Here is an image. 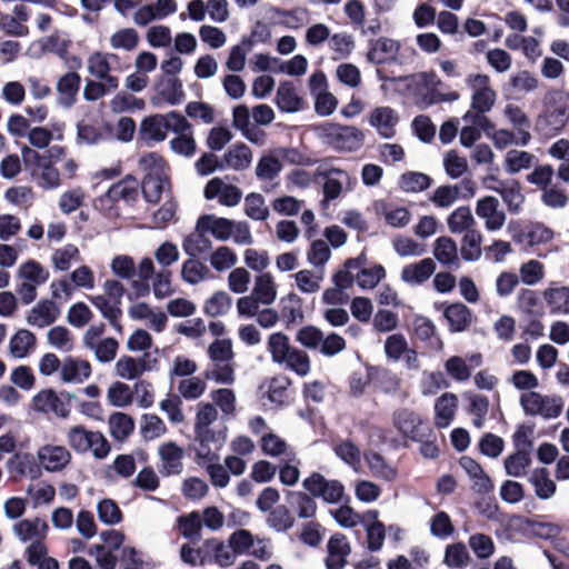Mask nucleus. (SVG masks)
<instances>
[{
  "instance_id": "f257e3e1",
  "label": "nucleus",
  "mask_w": 569,
  "mask_h": 569,
  "mask_svg": "<svg viewBox=\"0 0 569 569\" xmlns=\"http://www.w3.org/2000/svg\"><path fill=\"white\" fill-rule=\"evenodd\" d=\"M197 457L203 461H214L217 452L227 440L228 428L223 417L210 402H199L193 423Z\"/></svg>"
},
{
  "instance_id": "f03ea898",
  "label": "nucleus",
  "mask_w": 569,
  "mask_h": 569,
  "mask_svg": "<svg viewBox=\"0 0 569 569\" xmlns=\"http://www.w3.org/2000/svg\"><path fill=\"white\" fill-rule=\"evenodd\" d=\"M139 168L144 172L142 193L148 202H158L161 196L170 190L168 167L156 152L143 154L139 159Z\"/></svg>"
},
{
  "instance_id": "7ed1b4c3",
  "label": "nucleus",
  "mask_w": 569,
  "mask_h": 569,
  "mask_svg": "<svg viewBox=\"0 0 569 569\" xmlns=\"http://www.w3.org/2000/svg\"><path fill=\"white\" fill-rule=\"evenodd\" d=\"M569 120V93L561 90L549 91L543 99V110L536 127L547 136L558 133Z\"/></svg>"
},
{
  "instance_id": "20e7f679",
  "label": "nucleus",
  "mask_w": 569,
  "mask_h": 569,
  "mask_svg": "<svg viewBox=\"0 0 569 569\" xmlns=\"http://www.w3.org/2000/svg\"><path fill=\"white\" fill-rule=\"evenodd\" d=\"M313 134L323 143L335 150L353 151L363 143V133L352 126L325 121L311 127Z\"/></svg>"
},
{
  "instance_id": "39448f33",
  "label": "nucleus",
  "mask_w": 569,
  "mask_h": 569,
  "mask_svg": "<svg viewBox=\"0 0 569 569\" xmlns=\"http://www.w3.org/2000/svg\"><path fill=\"white\" fill-rule=\"evenodd\" d=\"M315 178L322 180V208H328L331 202L350 192L357 183V179L347 170L328 162L317 168Z\"/></svg>"
},
{
  "instance_id": "423d86ee",
  "label": "nucleus",
  "mask_w": 569,
  "mask_h": 569,
  "mask_svg": "<svg viewBox=\"0 0 569 569\" xmlns=\"http://www.w3.org/2000/svg\"><path fill=\"white\" fill-rule=\"evenodd\" d=\"M69 446L79 453L91 451L96 459H104L110 450V443L100 431L86 429L83 426H73L67 432Z\"/></svg>"
},
{
  "instance_id": "0eeeda50",
  "label": "nucleus",
  "mask_w": 569,
  "mask_h": 569,
  "mask_svg": "<svg viewBox=\"0 0 569 569\" xmlns=\"http://www.w3.org/2000/svg\"><path fill=\"white\" fill-rule=\"evenodd\" d=\"M103 323L91 325L82 336V345L100 363L112 362L118 353L119 341L112 337H104Z\"/></svg>"
},
{
  "instance_id": "6e6552de",
  "label": "nucleus",
  "mask_w": 569,
  "mask_h": 569,
  "mask_svg": "<svg viewBox=\"0 0 569 569\" xmlns=\"http://www.w3.org/2000/svg\"><path fill=\"white\" fill-rule=\"evenodd\" d=\"M527 416L541 417L545 420L558 418L563 409L562 398L555 395H542L537 391L523 392L519 399Z\"/></svg>"
},
{
  "instance_id": "1a4fd4ad",
  "label": "nucleus",
  "mask_w": 569,
  "mask_h": 569,
  "mask_svg": "<svg viewBox=\"0 0 569 569\" xmlns=\"http://www.w3.org/2000/svg\"><path fill=\"white\" fill-rule=\"evenodd\" d=\"M465 83L471 91V109L479 114L489 112L498 97V93L492 88L490 77L483 73H469L465 79Z\"/></svg>"
},
{
  "instance_id": "9d476101",
  "label": "nucleus",
  "mask_w": 569,
  "mask_h": 569,
  "mask_svg": "<svg viewBox=\"0 0 569 569\" xmlns=\"http://www.w3.org/2000/svg\"><path fill=\"white\" fill-rule=\"evenodd\" d=\"M87 70L97 80L107 81L111 88L119 87V77L114 72L123 70L121 59L112 52L94 51L87 59Z\"/></svg>"
},
{
  "instance_id": "9b49d317",
  "label": "nucleus",
  "mask_w": 569,
  "mask_h": 569,
  "mask_svg": "<svg viewBox=\"0 0 569 569\" xmlns=\"http://www.w3.org/2000/svg\"><path fill=\"white\" fill-rule=\"evenodd\" d=\"M303 489L315 498H321L327 503H339L345 496V486L336 479H327L319 472H313L302 481Z\"/></svg>"
},
{
  "instance_id": "f8f14e48",
  "label": "nucleus",
  "mask_w": 569,
  "mask_h": 569,
  "mask_svg": "<svg viewBox=\"0 0 569 569\" xmlns=\"http://www.w3.org/2000/svg\"><path fill=\"white\" fill-rule=\"evenodd\" d=\"M37 458L41 471L56 473L63 471L70 465L72 456L62 445L47 443L38 448Z\"/></svg>"
},
{
  "instance_id": "ddd939ff",
  "label": "nucleus",
  "mask_w": 569,
  "mask_h": 569,
  "mask_svg": "<svg viewBox=\"0 0 569 569\" xmlns=\"http://www.w3.org/2000/svg\"><path fill=\"white\" fill-rule=\"evenodd\" d=\"M367 121L380 137L391 139L396 136L400 116L389 106H377L368 113Z\"/></svg>"
},
{
  "instance_id": "4468645a",
  "label": "nucleus",
  "mask_w": 569,
  "mask_h": 569,
  "mask_svg": "<svg viewBox=\"0 0 569 569\" xmlns=\"http://www.w3.org/2000/svg\"><path fill=\"white\" fill-rule=\"evenodd\" d=\"M476 214L483 220L488 231L500 230L507 220V216L500 208L498 198L493 196H486L477 200Z\"/></svg>"
},
{
  "instance_id": "2eb2a0df",
  "label": "nucleus",
  "mask_w": 569,
  "mask_h": 569,
  "mask_svg": "<svg viewBox=\"0 0 569 569\" xmlns=\"http://www.w3.org/2000/svg\"><path fill=\"white\" fill-rule=\"evenodd\" d=\"M252 111L246 104H238L232 109V127L240 131L241 136L257 146H263L266 133L251 123Z\"/></svg>"
},
{
  "instance_id": "dca6fc26",
  "label": "nucleus",
  "mask_w": 569,
  "mask_h": 569,
  "mask_svg": "<svg viewBox=\"0 0 569 569\" xmlns=\"http://www.w3.org/2000/svg\"><path fill=\"white\" fill-rule=\"evenodd\" d=\"M206 199H218L221 206L236 207L242 199V191L234 184L227 183L221 178H213L204 187Z\"/></svg>"
},
{
  "instance_id": "f3484780",
  "label": "nucleus",
  "mask_w": 569,
  "mask_h": 569,
  "mask_svg": "<svg viewBox=\"0 0 569 569\" xmlns=\"http://www.w3.org/2000/svg\"><path fill=\"white\" fill-rule=\"evenodd\" d=\"M401 43L398 40L380 37L369 42L367 59L375 64L392 63L398 60Z\"/></svg>"
},
{
  "instance_id": "a211bd4d",
  "label": "nucleus",
  "mask_w": 569,
  "mask_h": 569,
  "mask_svg": "<svg viewBox=\"0 0 569 569\" xmlns=\"http://www.w3.org/2000/svg\"><path fill=\"white\" fill-rule=\"evenodd\" d=\"M7 469L12 477H27L38 479L41 469L37 456L30 452H17L7 460Z\"/></svg>"
},
{
  "instance_id": "6ab92c4d",
  "label": "nucleus",
  "mask_w": 569,
  "mask_h": 569,
  "mask_svg": "<svg viewBox=\"0 0 569 569\" xmlns=\"http://www.w3.org/2000/svg\"><path fill=\"white\" fill-rule=\"evenodd\" d=\"M32 409L46 415L54 413L60 418H68L70 415L68 405L51 389L41 390L32 398Z\"/></svg>"
},
{
  "instance_id": "aec40b11",
  "label": "nucleus",
  "mask_w": 569,
  "mask_h": 569,
  "mask_svg": "<svg viewBox=\"0 0 569 569\" xmlns=\"http://www.w3.org/2000/svg\"><path fill=\"white\" fill-rule=\"evenodd\" d=\"M436 268V262L431 258H425L402 267L400 279L411 287L421 286L430 279Z\"/></svg>"
},
{
  "instance_id": "412c9836",
  "label": "nucleus",
  "mask_w": 569,
  "mask_h": 569,
  "mask_svg": "<svg viewBox=\"0 0 569 569\" xmlns=\"http://www.w3.org/2000/svg\"><path fill=\"white\" fill-rule=\"evenodd\" d=\"M327 569H343L347 557L351 552V546L342 533L333 535L328 541Z\"/></svg>"
},
{
  "instance_id": "4be33fe9",
  "label": "nucleus",
  "mask_w": 569,
  "mask_h": 569,
  "mask_svg": "<svg viewBox=\"0 0 569 569\" xmlns=\"http://www.w3.org/2000/svg\"><path fill=\"white\" fill-rule=\"evenodd\" d=\"M60 310L52 300H41L27 315V323L37 328L52 325L59 317Z\"/></svg>"
},
{
  "instance_id": "5701e85b",
  "label": "nucleus",
  "mask_w": 569,
  "mask_h": 569,
  "mask_svg": "<svg viewBox=\"0 0 569 569\" xmlns=\"http://www.w3.org/2000/svg\"><path fill=\"white\" fill-rule=\"evenodd\" d=\"M91 375V366L87 360L67 357L62 360L60 379L66 383H82Z\"/></svg>"
},
{
  "instance_id": "b1692460",
  "label": "nucleus",
  "mask_w": 569,
  "mask_h": 569,
  "mask_svg": "<svg viewBox=\"0 0 569 569\" xmlns=\"http://www.w3.org/2000/svg\"><path fill=\"white\" fill-rule=\"evenodd\" d=\"M458 409V397L452 392L442 393L435 402V425L443 429L451 425Z\"/></svg>"
},
{
  "instance_id": "393cba45",
  "label": "nucleus",
  "mask_w": 569,
  "mask_h": 569,
  "mask_svg": "<svg viewBox=\"0 0 569 569\" xmlns=\"http://www.w3.org/2000/svg\"><path fill=\"white\" fill-rule=\"evenodd\" d=\"M48 531V523L40 518L23 519L13 526L14 535L23 542L43 540Z\"/></svg>"
},
{
  "instance_id": "a878e982",
  "label": "nucleus",
  "mask_w": 569,
  "mask_h": 569,
  "mask_svg": "<svg viewBox=\"0 0 569 569\" xmlns=\"http://www.w3.org/2000/svg\"><path fill=\"white\" fill-rule=\"evenodd\" d=\"M158 453L161 459L162 472L167 476L178 475L182 471L183 449L174 441L162 443Z\"/></svg>"
},
{
  "instance_id": "bb28decb",
  "label": "nucleus",
  "mask_w": 569,
  "mask_h": 569,
  "mask_svg": "<svg viewBox=\"0 0 569 569\" xmlns=\"http://www.w3.org/2000/svg\"><path fill=\"white\" fill-rule=\"evenodd\" d=\"M542 298L551 315H569V287L550 286L543 290Z\"/></svg>"
},
{
  "instance_id": "cd10ccee",
  "label": "nucleus",
  "mask_w": 569,
  "mask_h": 569,
  "mask_svg": "<svg viewBox=\"0 0 569 569\" xmlns=\"http://www.w3.org/2000/svg\"><path fill=\"white\" fill-rule=\"evenodd\" d=\"M392 420L393 426L405 437L412 440L420 438L419 426L421 425V419L415 411L407 408L398 409L393 412Z\"/></svg>"
},
{
  "instance_id": "c85d7f7f",
  "label": "nucleus",
  "mask_w": 569,
  "mask_h": 569,
  "mask_svg": "<svg viewBox=\"0 0 569 569\" xmlns=\"http://www.w3.org/2000/svg\"><path fill=\"white\" fill-rule=\"evenodd\" d=\"M88 300L101 312L102 317L109 321L117 332H122L120 323L122 310L119 301H114L104 295L89 296Z\"/></svg>"
},
{
  "instance_id": "c756f323",
  "label": "nucleus",
  "mask_w": 569,
  "mask_h": 569,
  "mask_svg": "<svg viewBox=\"0 0 569 569\" xmlns=\"http://www.w3.org/2000/svg\"><path fill=\"white\" fill-rule=\"evenodd\" d=\"M538 163V158L526 150L510 149L503 156L502 166L508 174H517Z\"/></svg>"
},
{
  "instance_id": "7c9ffc66",
  "label": "nucleus",
  "mask_w": 569,
  "mask_h": 569,
  "mask_svg": "<svg viewBox=\"0 0 569 569\" xmlns=\"http://www.w3.org/2000/svg\"><path fill=\"white\" fill-rule=\"evenodd\" d=\"M150 367L146 357L134 358L130 356L120 357L114 365L116 375L124 380L139 379Z\"/></svg>"
},
{
  "instance_id": "2f4dec72",
  "label": "nucleus",
  "mask_w": 569,
  "mask_h": 569,
  "mask_svg": "<svg viewBox=\"0 0 569 569\" xmlns=\"http://www.w3.org/2000/svg\"><path fill=\"white\" fill-rule=\"evenodd\" d=\"M252 159V150L243 142L232 144L223 154L224 167L236 171L248 169Z\"/></svg>"
},
{
  "instance_id": "473e14b6",
  "label": "nucleus",
  "mask_w": 569,
  "mask_h": 569,
  "mask_svg": "<svg viewBox=\"0 0 569 569\" xmlns=\"http://www.w3.org/2000/svg\"><path fill=\"white\" fill-rule=\"evenodd\" d=\"M36 345V336L27 329H20L10 338L8 351L12 358L23 359L33 352Z\"/></svg>"
},
{
  "instance_id": "72a5a7b5",
  "label": "nucleus",
  "mask_w": 569,
  "mask_h": 569,
  "mask_svg": "<svg viewBox=\"0 0 569 569\" xmlns=\"http://www.w3.org/2000/svg\"><path fill=\"white\" fill-rule=\"evenodd\" d=\"M276 103L283 112H298L303 109V100L291 82H281L277 89Z\"/></svg>"
},
{
  "instance_id": "f704fd0d",
  "label": "nucleus",
  "mask_w": 569,
  "mask_h": 569,
  "mask_svg": "<svg viewBox=\"0 0 569 569\" xmlns=\"http://www.w3.org/2000/svg\"><path fill=\"white\" fill-rule=\"evenodd\" d=\"M50 262L56 271L66 272L73 264L81 262L80 250L72 243L63 244L52 251Z\"/></svg>"
},
{
  "instance_id": "c9c22d12",
  "label": "nucleus",
  "mask_w": 569,
  "mask_h": 569,
  "mask_svg": "<svg viewBox=\"0 0 569 569\" xmlns=\"http://www.w3.org/2000/svg\"><path fill=\"white\" fill-rule=\"evenodd\" d=\"M361 260V267L357 269L356 282L361 289H373L385 278L386 270L381 264H375L367 268V257L361 253L356 258Z\"/></svg>"
},
{
  "instance_id": "e433bc0d",
  "label": "nucleus",
  "mask_w": 569,
  "mask_h": 569,
  "mask_svg": "<svg viewBox=\"0 0 569 569\" xmlns=\"http://www.w3.org/2000/svg\"><path fill=\"white\" fill-rule=\"evenodd\" d=\"M207 230L199 228V219L196 222L194 231L184 237L182 249L189 257H199L212 248V242L207 236Z\"/></svg>"
},
{
  "instance_id": "4c0bfd02",
  "label": "nucleus",
  "mask_w": 569,
  "mask_h": 569,
  "mask_svg": "<svg viewBox=\"0 0 569 569\" xmlns=\"http://www.w3.org/2000/svg\"><path fill=\"white\" fill-rule=\"evenodd\" d=\"M461 468L469 475L473 481V489L479 493L489 492L493 485L488 475L485 473L481 466L470 457H462L459 460Z\"/></svg>"
},
{
  "instance_id": "58836bf2",
  "label": "nucleus",
  "mask_w": 569,
  "mask_h": 569,
  "mask_svg": "<svg viewBox=\"0 0 569 569\" xmlns=\"http://www.w3.org/2000/svg\"><path fill=\"white\" fill-rule=\"evenodd\" d=\"M49 276V271L40 262L33 259L22 262L16 273L18 281L32 283L38 287L46 283Z\"/></svg>"
},
{
  "instance_id": "ea45409f",
  "label": "nucleus",
  "mask_w": 569,
  "mask_h": 569,
  "mask_svg": "<svg viewBox=\"0 0 569 569\" xmlns=\"http://www.w3.org/2000/svg\"><path fill=\"white\" fill-rule=\"evenodd\" d=\"M199 228L207 230L214 239L228 241L230 239L231 219L217 217L214 214H203L199 218Z\"/></svg>"
},
{
  "instance_id": "a19ab883",
  "label": "nucleus",
  "mask_w": 569,
  "mask_h": 569,
  "mask_svg": "<svg viewBox=\"0 0 569 569\" xmlns=\"http://www.w3.org/2000/svg\"><path fill=\"white\" fill-rule=\"evenodd\" d=\"M505 116L517 130L518 143L522 147L528 146L531 141V133L529 132L530 120L526 113L519 107L508 104L505 108Z\"/></svg>"
},
{
  "instance_id": "79ce46f5",
  "label": "nucleus",
  "mask_w": 569,
  "mask_h": 569,
  "mask_svg": "<svg viewBox=\"0 0 569 569\" xmlns=\"http://www.w3.org/2000/svg\"><path fill=\"white\" fill-rule=\"evenodd\" d=\"M433 257L446 267H459L458 247L450 237H440L433 243Z\"/></svg>"
},
{
  "instance_id": "37998d69",
  "label": "nucleus",
  "mask_w": 569,
  "mask_h": 569,
  "mask_svg": "<svg viewBox=\"0 0 569 569\" xmlns=\"http://www.w3.org/2000/svg\"><path fill=\"white\" fill-rule=\"evenodd\" d=\"M445 318L453 332L465 331L472 321L470 309L461 302L449 305L443 312Z\"/></svg>"
},
{
  "instance_id": "c03bdc74",
  "label": "nucleus",
  "mask_w": 569,
  "mask_h": 569,
  "mask_svg": "<svg viewBox=\"0 0 569 569\" xmlns=\"http://www.w3.org/2000/svg\"><path fill=\"white\" fill-rule=\"evenodd\" d=\"M528 481L533 487L536 496L541 500H548L556 493V482L550 478L546 468L533 469Z\"/></svg>"
},
{
  "instance_id": "a18cd8bd",
  "label": "nucleus",
  "mask_w": 569,
  "mask_h": 569,
  "mask_svg": "<svg viewBox=\"0 0 569 569\" xmlns=\"http://www.w3.org/2000/svg\"><path fill=\"white\" fill-rule=\"evenodd\" d=\"M477 222L468 206L455 209L447 218V226L451 233H466L476 229Z\"/></svg>"
},
{
  "instance_id": "49530a36",
  "label": "nucleus",
  "mask_w": 569,
  "mask_h": 569,
  "mask_svg": "<svg viewBox=\"0 0 569 569\" xmlns=\"http://www.w3.org/2000/svg\"><path fill=\"white\" fill-rule=\"evenodd\" d=\"M251 293L261 301L262 306H270L277 299V284L271 273L264 272L254 278Z\"/></svg>"
},
{
  "instance_id": "de8ad7c7",
  "label": "nucleus",
  "mask_w": 569,
  "mask_h": 569,
  "mask_svg": "<svg viewBox=\"0 0 569 569\" xmlns=\"http://www.w3.org/2000/svg\"><path fill=\"white\" fill-rule=\"evenodd\" d=\"M140 138L147 142H160L167 137V130L161 114L150 116L142 120L139 129Z\"/></svg>"
},
{
  "instance_id": "09e8293b",
  "label": "nucleus",
  "mask_w": 569,
  "mask_h": 569,
  "mask_svg": "<svg viewBox=\"0 0 569 569\" xmlns=\"http://www.w3.org/2000/svg\"><path fill=\"white\" fill-rule=\"evenodd\" d=\"M292 277L298 290L305 295L317 293L321 289V283L325 278L323 270L318 269H302Z\"/></svg>"
},
{
  "instance_id": "8fccbe9b",
  "label": "nucleus",
  "mask_w": 569,
  "mask_h": 569,
  "mask_svg": "<svg viewBox=\"0 0 569 569\" xmlns=\"http://www.w3.org/2000/svg\"><path fill=\"white\" fill-rule=\"evenodd\" d=\"M80 83L81 78L77 72H68L59 79L57 91L63 106L70 107L74 103Z\"/></svg>"
},
{
  "instance_id": "3c124183",
  "label": "nucleus",
  "mask_w": 569,
  "mask_h": 569,
  "mask_svg": "<svg viewBox=\"0 0 569 569\" xmlns=\"http://www.w3.org/2000/svg\"><path fill=\"white\" fill-rule=\"evenodd\" d=\"M181 277L189 284H198L211 278V271L208 266L197 259L189 257L181 267Z\"/></svg>"
},
{
  "instance_id": "603ef678",
  "label": "nucleus",
  "mask_w": 569,
  "mask_h": 569,
  "mask_svg": "<svg viewBox=\"0 0 569 569\" xmlns=\"http://www.w3.org/2000/svg\"><path fill=\"white\" fill-rule=\"evenodd\" d=\"M203 377L216 383L232 385L234 382V363L233 361H210L203 372Z\"/></svg>"
},
{
  "instance_id": "864d4df0",
  "label": "nucleus",
  "mask_w": 569,
  "mask_h": 569,
  "mask_svg": "<svg viewBox=\"0 0 569 569\" xmlns=\"http://www.w3.org/2000/svg\"><path fill=\"white\" fill-rule=\"evenodd\" d=\"M282 170V163L278 156L272 152L262 154L256 166L254 173L260 181L274 180Z\"/></svg>"
},
{
  "instance_id": "5fc2aeb1",
  "label": "nucleus",
  "mask_w": 569,
  "mask_h": 569,
  "mask_svg": "<svg viewBox=\"0 0 569 569\" xmlns=\"http://www.w3.org/2000/svg\"><path fill=\"white\" fill-rule=\"evenodd\" d=\"M288 501L299 518L310 519L317 513L315 497L302 491H292L288 495Z\"/></svg>"
},
{
  "instance_id": "6e6d98bb",
  "label": "nucleus",
  "mask_w": 569,
  "mask_h": 569,
  "mask_svg": "<svg viewBox=\"0 0 569 569\" xmlns=\"http://www.w3.org/2000/svg\"><path fill=\"white\" fill-rule=\"evenodd\" d=\"M293 349L290 339L283 332H273L267 339V350L273 363L280 365L286 360L288 353Z\"/></svg>"
},
{
  "instance_id": "4d7b16f0",
  "label": "nucleus",
  "mask_w": 569,
  "mask_h": 569,
  "mask_svg": "<svg viewBox=\"0 0 569 569\" xmlns=\"http://www.w3.org/2000/svg\"><path fill=\"white\" fill-rule=\"evenodd\" d=\"M365 517L367 519L372 520L370 525L367 527V543L368 549L370 551H378L382 548L385 538H386V527L385 525L379 521L378 518V511L377 510H370L368 511Z\"/></svg>"
},
{
  "instance_id": "13d9d810",
  "label": "nucleus",
  "mask_w": 569,
  "mask_h": 569,
  "mask_svg": "<svg viewBox=\"0 0 569 569\" xmlns=\"http://www.w3.org/2000/svg\"><path fill=\"white\" fill-rule=\"evenodd\" d=\"M502 201L510 213L517 214L521 211L525 203V196L521 191V184L518 180L509 179L500 193Z\"/></svg>"
},
{
  "instance_id": "bf43d9fd",
  "label": "nucleus",
  "mask_w": 569,
  "mask_h": 569,
  "mask_svg": "<svg viewBox=\"0 0 569 569\" xmlns=\"http://www.w3.org/2000/svg\"><path fill=\"white\" fill-rule=\"evenodd\" d=\"M243 210L248 218L256 221H264L270 214L264 197L258 192L244 197Z\"/></svg>"
},
{
  "instance_id": "052dcab7",
  "label": "nucleus",
  "mask_w": 569,
  "mask_h": 569,
  "mask_svg": "<svg viewBox=\"0 0 569 569\" xmlns=\"http://www.w3.org/2000/svg\"><path fill=\"white\" fill-rule=\"evenodd\" d=\"M482 234L478 229L463 233L460 243L461 257L466 261H477L481 257Z\"/></svg>"
},
{
  "instance_id": "680f3d73",
  "label": "nucleus",
  "mask_w": 569,
  "mask_h": 569,
  "mask_svg": "<svg viewBox=\"0 0 569 569\" xmlns=\"http://www.w3.org/2000/svg\"><path fill=\"white\" fill-rule=\"evenodd\" d=\"M413 332L418 339L429 342L436 349L442 348V341L438 337L436 326L430 319L417 316L413 319Z\"/></svg>"
},
{
  "instance_id": "e2e57ef3",
  "label": "nucleus",
  "mask_w": 569,
  "mask_h": 569,
  "mask_svg": "<svg viewBox=\"0 0 569 569\" xmlns=\"http://www.w3.org/2000/svg\"><path fill=\"white\" fill-rule=\"evenodd\" d=\"M366 462L371 475L385 481H392L397 477V470L391 467L386 460L377 452H369L365 456Z\"/></svg>"
},
{
  "instance_id": "0e129e2a",
  "label": "nucleus",
  "mask_w": 569,
  "mask_h": 569,
  "mask_svg": "<svg viewBox=\"0 0 569 569\" xmlns=\"http://www.w3.org/2000/svg\"><path fill=\"white\" fill-rule=\"evenodd\" d=\"M108 423L111 436L117 440H124L134 430L133 419L123 412L112 413Z\"/></svg>"
},
{
  "instance_id": "69168bd1",
  "label": "nucleus",
  "mask_w": 569,
  "mask_h": 569,
  "mask_svg": "<svg viewBox=\"0 0 569 569\" xmlns=\"http://www.w3.org/2000/svg\"><path fill=\"white\" fill-rule=\"evenodd\" d=\"M286 358L287 359L280 363V366H284L286 369L300 377H306L310 372V358L306 351L293 347Z\"/></svg>"
},
{
  "instance_id": "338daca9",
  "label": "nucleus",
  "mask_w": 569,
  "mask_h": 569,
  "mask_svg": "<svg viewBox=\"0 0 569 569\" xmlns=\"http://www.w3.org/2000/svg\"><path fill=\"white\" fill-rule=\"evenodd\" d=\"M34 182L43 190H53L60 187V173L59 170L48 161L41 166L40 169L31 176Z\"/></svg>"
},
{
  "instance_id": "774afa93",
  "label": "nucleus",
  "mask_w": 569,
  "mask_h": 569,
  "mask_svg": "<svg viewBox=\"0 0 569 569\" xmlns=\"http://www.w3.org/2000/svg\"><path fill=\"white\" fill-rule=\"evenodd\" d=\"M209 262L216 271L223 272L236 266L238 257L234 250L230 247L220 246L211 252Z\"/></svg>"
}]
</instances>
